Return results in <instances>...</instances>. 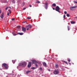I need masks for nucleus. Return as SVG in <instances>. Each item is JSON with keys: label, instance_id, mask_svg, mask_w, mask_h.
Listing matches in <instances>:
<instances>
[{"label": "nucleus", "instance_id": "48", "mask_svg": "<svg viewBox=\"0 0 77 77\" xmlns=\"http://www.w3.org/2000/svg\"><path fill=\"white\" fill-rule=\"evenodd\" d=\"M36 0L38 1V0Z\"/></svg>", "mask_w": 77, "mask_h": 77}, {"label": "nucleus", "instance_id": "2", "mask_svg": "<svg viewBox=\"0 0 77 77\" xmlns=\"http://www.w3.org/2000/svg\"><path fill=\"white\" fill-rule=\"evenodd\" d=\"M76 8H77V6L76 5L73 7H70V9L71 11H74V10H75Z\"/></svg>", "mask_w": 77, "mask_h": 77}, {"label": "nucleus", "instance_id": "14", "mask_svg": "<svg viewBox=\"0 0 77 77\" xmlns=\"http://www.w3.org/2000/svg\"><path fill=\"white\" fill-rule=\"evenodd\" d=\"M23 32L22 33H20V32H18L17 33V34L18 35H23Z\"/></svg>", "mask_w": 77, "mask_h": 77}, {"label": "nucleus", "instance_id": "11", "mask_svg": "<svg viewBox=\"0 0 77 77\" xmlns=\"http://www.w3.org/2000/svg\"><path fill=\"white\" fill-rule=\"evenodd\" d=\"M26 28H30L31 29V28H32V26L30 25H29L28 26H26Z\"/></svg>", "mask_w": 77, "mask_h": 77}, {"label": "nucleus", "instance_id": "31", "mask_svg": "<svg viewBox=\"0 0 77 77\" xmlns=\"http://www.w3.org/2000/svg\"><path fill=\"white\" fill-rule=\"evenodd\" d=\"M10 14V13L8 12L7 14V15L9 16V14Z\"/></svg>", "mask_w": 77, "mask_h": 77}, {"label": "nucleus", "instance_id": "42", "mask_svg": "<svg viewBox=\"0 0 77 77\" xmlns=\"http://www.w3.org/2000/svg\"><path fill=\"white\" fill-rule=\"evenodd\" d=\"M48 70L49 71H50V69H48Z\"/></svg>", "mask_w": 77, "mask_h": 77}, {"label": "nucleus", "instance_id": "16", "mask_svg": "<svg viewBox=\"0 0 77 77\" xmlns=\"http://www.w3.org/2000/svg\"><path fill=\"white\" fill-rule=\"evenodd\" d=\"M56 6V4H53L52 5V6H54V7H55V6Z\"/></svg>", "mask_w": 77, "mask_h": 77}, {"label": "nucleus", "instance_id": "44", "mask_svg": "<svg viewBox=\"0 0 77 77\" xmlns=\"http://www.w3.org/2000/svg\"><path fill=\"white\" fill-rule=\"evenodd\" d=\"M53 10H54L55 9V8H53Z\"/></svg>", "mask_w": 77, "mask_h": 77}, {"label": "nucleus", "instance_id": "28", "mask_svg": "<svg viewBox=\"0 0 77 77\" xmlns=\"http://www.w3.org/2000/svg\"><path fill=\"white\" fill-rule=\"evenodd\" d=\"M35 3H40V2L39 1H36L35 2Z\"/></svg>", "mask_w": 77, "mask_h": 77}, {"label": "nucleus", "instance_id": "13", "mask_svg": "<svg viewBox=\"0 0 77 77\" xmlns=\"http://www.w3.org/2000/svg\"><path fill=\"white\" fill-rule=\"evenodd\" d=\"M32 72V70H28L26 72V74H28L29 72Z\"/></svg>", "mask_w": 77, "mask_h": 77}, {"label": "nucleus", "instance_id": "4", "mask_svg": "<svg viewBox=\"0 0 77 77\" xmlns=\"http://www.w3.org/2000/svg\"><path fill=\"white\" fill-rule=\"evenodd\" d=\"M43 4L45 5L44 6L46 9H47V8H48V3H47V2H46L45 4L43 3Z\"/></svg>", "mask_w": 77, "mask_h": 77}, {"label": "nucleus", "instance_id": "15", "mask_svg": "<svg viewBox=\"0 0 77 77\" xmlns=\"http://www.w3.org/2000/svg\"><path fill=\"white\" fill-rule=\"evenodd\" d=\"M59 66H58V64H55V68H58Z\"/></svg>", "mask_w": 77, "mask_h": 77}, {"label": "nucleus", "instance_id": "10", "mask_svg": "<svg viewBox=\"0 0 77 77\" xmlns=\"http://www.w3.org/2000/svg\"><path fill=\"white\" fill-rule=\"evenodd\" d=\"M22 30L23 32H26V28L23 27H22Z\"/></svg>", "mask_w": 77, "mask_h": 77}, {"label": "nucleus", "instance_id": "45", "mask_svg": "<svg viewBox=\"0 0 77 77\" xmlns=\"http://www.w3.org/2000/svg\"><path fill=\"white\" fill-rule=\"evenodd\" d=\"M23 5H24V4H25V3L24 2H23Z\"/></svg>", "mask_w": 77, "mask_h": 77}, {"label": "nucleus", "instance_id": "38", "mask_svg": "<svg viewBox=\"0 0 77 77\" xmlns=\"http://www.w3.org/2000/svg\"><path fill=\"white\" fill-rule=\"evenodd\" d=\"M15 20V18H12L11 19V20Z\"/></svg>", "mask_w": 77, "mask_h": 77}, {"label": "nucleus", "instance_id": "34", "mask_svg": "<svg viewBox=\"0 0 77 77\" xmlns=\"http://www.w3.org/2000/svg\"><path fill=\"white\" fill-rule=\"evenodd\" d=\"M26 9V8H23V10H25V9Z\"/></svg>", "mask_w": 77, "mask_h": 77}, {"label": "nucleus", "instance_id": "18", "mask_svg": "<svg viewBox=\"0 0 77 77\" xmlns=\"http://www.w3.org/2000/svg\"><path fill=\"white\" fill-rule=\"evenodd\" d=\"M63 62H64V63H66V64H67V65H68V63H67V62L65 61H63Z\"/></svg>", "mask_w": 77, "mask_h": 77}, {"label": "nucleus", "instance_id": "29", "mask_svg": "<svg viewBox=\"0 0 77 77\" xmlns=\"http://www.w3.org/2000/svg\"><path fill=\"white\" fill-rule=\"evenodd\" d=\"M17 35V34H16V33L13 34L14 36H16V35Z\"/></svg>", "mask_w": 77, "mask_h": 77}, {"label": "nucleus", "instance_id": "5", "mask_svg": "<svg viewBox=\"0 0 77 77\" xmlns=\"http://www.w3.org/2000/svg\"><path fill=\"white\" fill-rule=\"evenodd\" d=\"M59 10H60V8L59 6H57L55 8V10L56 11H57V12H59V13H60V11H59Z\"/></svg>", "mask_w": 77, "mask_h": 77}, {"label": "nucleus", "instance_id": "24", "mask_svg": "<svg viewBox=\"0 0 77 77\" xmlns=\"http://www.w3.org/2000/svg\"><path fill=\"white\" fill-rule=\"evenodd\" d=\"M31 69H36V68L35 67H32L31 68Z\"/></svg>", "mask_w": 77, "mask_h": 77}, {"label": "nucleus", "instance_id": "21", "mask_svg": "<svg viewBox=\"0 0 77 77\" xmlns=\"http://www.w3.org/2000/svg\"><path fill=\"white\" fill-rule=\"evenodd\" d=\"M26 19H28V20H30V19H31V18L30 17H28L26 18Z\"/></svg>", "mask_w": 77, "mask_h": 77}, {"label": "nucleus", "instance_id": "3", "mask_svg": "<svg viewBox=\"0 0 77 77\" xmlns=\"http://www.w3.org/2000/svg\"><path fill=\"white\" fill-rule=\"evenodd\" d=\"M59 73V71L58 69H55L54 72V74L55 75L58 74Z\"/></svg>", "mask_w": 77, "mask_h": 77}, {"label": "nucleus", "instance_id": "25", "mask_svg": "<svg viewBox=\"0 0 77 77\" xmlns=\"http://www.w3.org/2000/svg\"><path fill=\"white\" fill-rule=\"evenodd\" d=\"M11 1L13 2V3H15V0H11Z\"/></svg>", "mask_w": 77, "mask_h": 77}, {"label": "nucleus", "instance_id": "30", "mask_svg": "<svg viewBox=\"0 0 77 77\" xmlns=\"http://www.w3.org/2000/svg\"><path fill=\"white\" fill-rule=\"evenodd\" d=\"M64 14H67V12H66V11H65L64 12Z\"/></svg>", "mask_w": 77, "mask_h": 77}, {"label": "nucleus", "instance_id": "27", "mask_svg": "<svg viewBox=\"0 0 77 77\" xmlns=\"http://www.w3.org/2000/svg\"><path fill=\"white\" fill-rule=\"evenodd\" d=\"M38 63H36V64H35V66L36 67H37H37H38V65H37V64Z\"/></svg>", "mask_w": 77, "mask_h": 77}, {"label": "nucleus", "instance_id": "40", "mask_svg": "<svg viewBox=\"0 0 77 77\" xmlns=\"http://www.w3.org/2000/svg\"><path fill=\"white\" fill-rule=\"evenodd\" d=\"M27 23V21H26L25 22H23V23Z\"/></svg>", "mask_w": 77, "mask_h": 77}, {"label": "nucleus", "instance_id": "32", "mask_svg": "<svg viewBox=\"0 0 77 77\" xmlns=\"http://www.w3.org/2000/svg\"><path fill=\"white\" fill-rule=\"evenodd\" d=\"M8 11H9V12H10V13H11V10L9 9V10H8Z\"/></svg>", "mask_w": 77, "mask_h": 77}, {"label": "nucleus", "instance_id": "43", "mask_svg": "<svg viewBox=\"0 0 77 77\" xmlns=\"http://www.w3.org/2000/svg\"><path fill=\"white\" fill-rule=\"evenodd\" d=\"M5 2H6V3H8V1H6Z\"/></svg>", "mask_w": 77, "mask_h": 77}, {"label": "nucleus", "instance_id": "35", "mask_svg": "<svg viewBox=\"0 0 77 77\" xmlns=\"http://www.w3.org/2000/svg\"><path fill=\"white\" fill-rule=\"evenodd\" d=\"M68 61H69V62H71V60H70V59H68Z\"/></svg>", "mask_w": 77, "mask_h": 77}, {"label": "nucleus", "instance_id": "1", "mask_svg": "<svg viewBox=\"0 0 77 77\" xmlns=\"http://www.w3.org/2000/svg\"><path fill=\"white\" fill-rule=\"evenodd\" d=\"M27 65V63L25 62H22L19 63V66H23V67H25Z\"/></svg>", "mask_w": 77, "mask_h": 77}, {"label": "nucleus", "instance_id": "41", "mask_svg": "<svg viewBox=\"0 0 77 77\" xmlns=\"http://www.w3.org/2000/svg\"><path fill=\"white\" fill-rule=\"evenodd\" d=\"M29 28H28L26 29L27 30H29Z\"/></svg>", "mask_w": 77, "mask_h": 77}, {"label": "nucleus", "instance_id": "8", "mask_svg": "<svg viewBox=\"0 0 77 77\" xmlns=\"http://www.w3.org/2000/svg\"><path fill=\"white\" fill-rule=\"evenodd\" d=\"M32 62L33 64V63H34V64H36V63H39L38 62L35 60H32Z\"/></svg>", "mask_w": 77, "mask_h": 77}, {"label": "nucleus", "instance_id": "37", "mask_svg": "<svg viewBox=\"0 0 77 77\" xmlns=\"http://www.w3.org/2000/svg\"><path fill=\"white\" fill-rule=\"evenodd\" d=\"M66 17V16L65 15H64V16H63V18H65Z\"/></svg>", "mask_w": 77, "mask_h": 77}, {"label": "nucleus", "instance_id": "17", "mask_svg": "<svg viewBox=\"0 0 77 77\" xmlns=\"http://www.w3.org/2000/svg\"><path fill=\"white\" fill-rule=\"evenodd\" d=\"M71 24H75V22L73 21H71Z\"/></svg>", "mask_w": 77, "mask_h": 77}, {"label": "nucleus", "instance_id": "26", "mask_svg": "<svg viewBox=\"0 0 77 77\" xmlns=\"http://www.w3.org/2000/svg\"><path fill=\"white\" fill-rule=\"evenodd\" d=\"M12 62L13 63H15V60H13Z\"/></svg>", "mask_w": 77, "mask_h": 77}, {"label": "nucleus", "instance_id": "49", "mask_svg": "<svg viewBox=\"0 0 77 77\" xmlns=\"http://www.w3.org/2000/svg\"><path fill=\"white\" fill-rule=\"evenodd\" d=\"M6 77H8V76H7Z\"/></svg>", "mask_w": 77, "mask_h": 77}, {"label": "nucleus", "instance_id": "39", "mask_svg": "<svg viewBox=\"0 0 77 77\" xmlns=\"http://www.w3.org/2000/svg\"><path fill=\"white\" fill-rule=\"evenodd\" d=\"M8 7H7L6 8H5V10H7V9H8Z\"/></svg>", "mask_w": 77, "mask_h": 77}, {"label": "nucleus", "instance_id": "33", "mask_svg": "<svg viewBox=\"0 0 77 77\" xmlns=\"http://www.w3.org/2000/svg\"><path fill=\"white\" fill-rule=\"evenodd\" d=\"M73 2H74V3H77V1H74Z\"/></svg>", "mask_w": 77, "mask_h": 77}, {"label": "nucleus", "instance_id": "9", "mask_svg": "<svg viewBox=\"0 0 77 77\" xmlns=\"http://www.w3.org/2000/svg\"><path fill=\"white\" fill-rule=\"evenodd\" d=\"M31 63H32L30 62H29L28 63V68H30L31 67Z\"/></svg>", "mask_w": 77, "mask_h": 77}, {"label": "nucleus", "instance_id": "22", "mask_svg": "<svg viewBox=\"0 0 77 77\" xmlns=\"http://www.w3.org/2000/svg\"><path fill=\"white\" fill-rule=\"evenodd\" d=\"M21 27V26H18L17 27V29H20Z\"/></svg>", "mask_w": 77, "mask_h": 77}, {"label": "nucleus", "instance_id": "20", "mask_svg": "<svg viewBox=\"0 0 77 77\" xmlns=\"http://www.w3.org/2000/svg\"><path fill=\"white\" fill-rule=\"evenodd\" d=\"M67 27L68 30H70V27H69L68 26H67Z\"/></svg>", "mask_w": 77, "mask_h": 77}, {"label": "nucleus", "instance_id": "12", "mask_svg": "<svg viewBox=\"0 0 77 77\" xmlns=\"http://www.w3.org/2000/svg\"><path fill=\"white\" fill-rule=\"evenodd\" d=\"M42 63L43 65V66H47V64L46 63H45V62H43Z\"/></svg>", "mask_w": 77, "mask_h": 77}, {"label": "nucleus", "instance_id": "46", "mask_svg": "<svg viewBox=\"0 0 77 77\" xmlns=\"http://www.w3.org/2000/svg\"><path fill=\"white\" fill-rule=\"evenodd\" d=\"M32 5H29V7H32Z\"/></svg>", "mask_w": 77, "mask_h": 77}, {"label": "nucleus", "instance_id": "6", "mask_svg": "<svg viewBox=\"0 0 77 77\" xmlns=\"http://www.w3.org/2000/svg\"><path fill=\"white\" fill-rule=\"evenodd\" d=\"M3 66H4L6 69H8V65L6 63H3L2 64Z\"/></svg>", "mask_w": 77, "mask_h": 77}, {"label": "nucleus", "instance_id": "19", "mask_svg": "<svg viewBox=\"0 0 77 77\" xmlns=\"http://www.w3.org/2000/svg\"><path fill=\"white\" fill-rule=\"evenodd\" d=\"M39 70H40V71H42V68H41V67H40V68H39Z\"/></svg>", "mask_w": 77, "mask_h": 77}, {"label": "nucleus", "instance_id": "7", "mask_svg": "<svg viewBox=\"0 0 77 77\" xmlns=\"http://www.w3.org/2000/svg\"><path fill=\"white\" fill-rule=\"evenodd\" d=\"M0 17H1L2 19H3L4 17V13H2L1 15L0 16Z\"/></svg>", "mask_w": 77, "mask_h": 77}, {"label": "nucleus", "instance_id": "36", "mask_svg": "<svg viewBox=\"0 0 77 77\" xmlns=\"http://www.w3.org/2000/svg\"><path fill=\"white\" fill-rule=\"evenodd\" d=\"M2 13V10L0 9V14H1Z\"/></svg>", "mask_w": 77, "mask_h": 77}, {"label": "nucleus", "instance_id": "47", "mask_svg": "<svg viewBox=\"0 0 77 77\" xmlns=\"http://www.w3.org/2000/svg\"><path fill=\"white\" fill-rule=\"evenodd\" d=\"M10 9H11V7H10Z\"/></svg>", "mask_w": 77, "mask_h": 77}, {"label": "nucleus", "instance_id": "23", "mask_svg": "<svg viewBox=\"0 0 77 77\" xmlns=\"http://www.w3.org/2000/svg\"><path fill=\"white\" fill-rule=\"evenodd\" d=\"M66 16L67 17H69V14H67L66 15Z\"/></svg>", "mask_w": 77, "mask_h": 77}]
</instances>
